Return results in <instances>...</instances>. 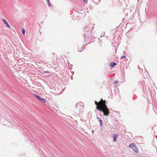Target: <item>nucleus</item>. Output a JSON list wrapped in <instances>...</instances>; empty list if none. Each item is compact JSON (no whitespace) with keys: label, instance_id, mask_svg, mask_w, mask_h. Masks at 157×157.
Listing matches in <instances>:
<instances>
[{"label":"nucleus","instance_id":"obj_3","mask_svg":"<svg viewBox=\"0 0 157 157\" xmlns=\"http://www.w3.org/2000/svg\"><path fill=\"white\" fill-rule=\"evenodd\" d=\"M113 141L115 142H117V138L118 137V135L117 134H114L113 136Z\"/></svg>","mask_w":157,"mask_h":157},{"label":"nucleus","instance_id":"obj_4","mask_svg":"<svg viewBox=\"0 0 157 157\" xmlns=\"http://www.w3.org/2000/svg\"><path fill=\"white\" fill-rule=\"evenodd\" d=\"M85 48V47L84 46H82V47H79L78 48V51L79 52H82L83 50Z\"/></svg>","mask_w":157,"mask_h":157},{"label":"nucleus","instance_id":"obj_9","mask_svg":"<svg viewBox=\"0 0 157 157\" xmlns=\"http://www.w3.org/2000/svg\"><path fill=\"white\" fill-rule=\"evenodd\" d=\"M34 96L36 98H37V99H38L39 100V99H40V98H40V97L37 95H36V94H35L34 95Z\"/></svg>","mask_w":157,"mask_h":157},{"label":"nucleus","instance_id":"obj_6","mask_svg":"<svg viewBox=\"0 0 157 157\" xmlns=\"http://www.w3.org/2000/svg\"><path fill=\"white\" fill-rule=\"evenodd\" d=\"M117 65V64L115 63L111 62L110 63V66L111 67H115Z\"/></svg>","mask_w":157,"mask_h":157},{"label":"nucleus","instance_id":"obj_11","mask_svg":"<svg viewBox=\"0 0 157 157\" xmlns=\"http://www.w3.org/2000/svg\"><path fill=\"white\" fill-rule=\"evenodd\" d=\"M48 5L49 6H51V4L49 0L48 2Z\"/></svg>","mask_w":157,"mask_h":157},{"label":"nucleus","instance_id":"obj_14","mask_svg":"<svg viewBox=\"0 0 157 157\" xmlns=\"http://www.w3.org/2000/svg\"><path fill=\"white\" fill-rule=\"evenodd\" d=\"M83 1L86 3H87V0H83Z\"/></svg>","mask_w":157,"mask_h":157},{"label":"nucleus","instance_id":"obj_8","mask_svg":"<svg viewBox=\"0 0 157 157\" xmlns=\"http://www.w3.org/2000/svg\"><path fill=\"white\" fill-rule=\"evenodd\" d=\"M98 119H99V122H100V124L101 126H102L103 124L102 121L100 118H98Z\"/></svg>","mask_w":157,"mask_h":157},{"label":"nucleus","instance_id":"obj_7","mask_svg":"<svg viewBox=\"0 0 157 157\" xmlns=\"http://www.w3.org/2000/svg\"><path fill=\"white\" fill-rule=\"evenodd\" d=\"M39 100L43 103H45L46 102V101L44 98H40V99H39Z\"/></svg>","mask_w":157,"mask_h":157},{"label":"nucleus","instance_id":"obj_12","mask_svg":"<svg viewBox=\"0 0 157 157\" xmlns=\"http://www.w3.org/2000/svg\"><path fill=\"white\" fill-rule=\"evenodd\" d=\"M123 58H126V57L125 56H121V59H122Z\"/></svg>","mask_w":157,"mask_h":157},{"label":"nucleus","instance_id":"obj_15","mask_svg":"<svg viewBox=\"0 0 157 157\" xmlns=\"http://www.w3.org/2000/svg\"><path fill=\"white\" fill-rule=\"evenodd\" d=\"M43 72H44V73H49L47 71H44Z\"/></svg>","mask_w":157,"mask_h":157},{"label":"nucleus","instance_id":"obj_1","mask_svg":"<svg viewBox=\"0 0 157 157\" xmlns=\"http://www.w3.org/2000/svg\"><path fill=\"white\" fill-rule=\"evenodd\" d=\"M95 104L97 105L96 108L101 111L103 113L105 116H108L109 113V111L106 105V101L105 100L101 99L98 102L95 101Z\"/></svg>","mask_w":157,"mask_h":157},{"label":"nucleus","instance_id":"obj_10","mask_svg":"<svg viewBox=\"0 0 157 157\" xmlns=\"http://www.w3.org/2000/svg\"><path fill=\"white\" fill-rule=\"evenodd\" d=\"M22 32L23 33L24 35L25 33V30L24 29H23L22 30Z\"/></svg>","mask_w":157,"mask_h":157},{"label":"nucleus","instance_id":"obj_5","mask_svg":"<svg viewBox=\"0 0 157 157\" xmlns=\"http://www.w3.org/2000/svg\"><path fill=\"white\" fill-rule=\"evenodd\" d=\"M3 21L4 23L6 24V25L7 27L9 28H10V25L8 24L7 23V22H6V20L5 19H3Z\"/></svg>","mask_w":157,"mask_h":157},{"label":"nucleus","instance_id":"obj_2","mask_svg":"<svg viewBox=\"0 0 157 157\" xmlns=\"http://www.w3.org/2000/svg\"><path fill=\"white\" fill-rule=\"evenodd\" d=\"M129 147L132 148L133 151L136 153H138L139 151L138 148L136 147L135 144L134 143H132L129 145Z\"/></svg>","mask_w":157,"mask_h":157},{"label":"nucleus","instance_id":"obj_13","mask_svg":"<svg viewBox=\"0 0 157 157\" xmlns=\"http://www.w3.org/2000/svg\"><path fill=\"white\" fill-rule=\"evenodd\" d=\"M118 82V81H116L114 82V84H117Z\"/></svg>","mask_w":157,"mask_h":157}]
</instances>
